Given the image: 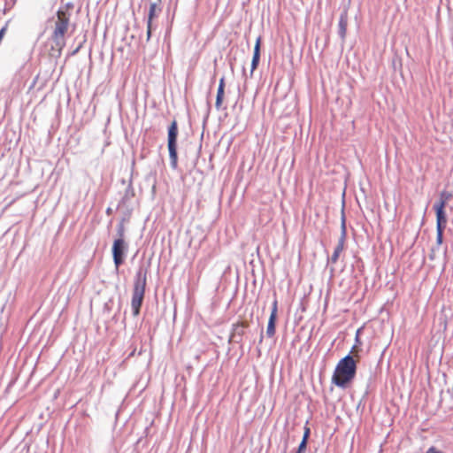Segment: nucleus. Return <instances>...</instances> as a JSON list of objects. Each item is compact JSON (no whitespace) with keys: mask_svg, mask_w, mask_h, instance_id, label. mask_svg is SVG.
Returning a JSON list of instances; mask_svg holds the SVG:
<instances>
[{"mask_svg":"<svg viewBox=\"0 0 453 453\" xmlns=\"http://www.w3.org/2000/svg\"><path fill=\"white\" fill-rule=\"evenodd\" d=\"M452 197V194L449 191H441L440 194V200L437 203H443V206L446 207V204L449 200Z\"/></svg>","mask_w":453,"mask_h":453,"instance_id":"obj_13","label":"nucleus"},{"mask_svg":"<svg viewBox=\"0 0 453 453\" xmlns=\"http://www.w3.org/2000/svg\"><path fill=\"white\" fill-rule=\"evenodd\" d=\"M296 453H303V452H298V451H297Z\"/></svg>","mask_w":453,"mask_h":453,"instance_id":"obj_22","label":"nucleus"},{"mask_svg":"<svg viewBox=\"0 0 453 453\" xmlns=\"http://www.w3.org/2000/svg\"><path fill=\"white\" fill-rule=\"evenodd\" d=\"M346 237H347L346 219H345L344 214L342 213V224H341V236H340L338 243L334 250V253L331 257V262L333 264L337 263L340 254L343 251V250L345 248Z\"/></svg>","mask_w":453,"mask_h":453,"instance_id":"obj_5","label":"nucleus"},{"mask_svg":"<svg viewBox=\"0 0 453 453\" xmlns=\"http://www.w3.org/2000/svg\"><path fill=\"white\" fill-rule=\"evenodd\" d=\"M158 12H160V9L157 7V4H151L150 6L147 21V41L150 39L152 31V20L157 15Z\"/></svg>","mask_w":453,"mask_h":453,"instance_id":"obj_9","label":"nucleus"},{"mask_svg":"<svg viewBox=\"0 0 453 453\" xmlns=\"http://www.w3.org/2000/svg\"><path fill=\"white\" fill-rule=\"evenodd\" d=\"M309 435H310V428L309 427H305L304 434H303V438H306V441H308Z\"/></svg>","mask_w":453,"mask_h":453,"instance_id":"obj_20","label":"nucleus"},{"mask_svg":"<svg viewBox=\"0 0 453 453\" xmlns=\"http://www.w3.org/2000/svg\"><path fill=\"white\" fill-rule=\"evenodd\" d=\"M177 136H178V124L173 120L168 128V150L171 161V166L176 169L178 166V155H177Z\"/></svg>","mask_w":453,"mask_h":453,"instance_id":"obj_4","label":"nucleus"},{"mask_svg":"<svg viewBox=\"0 0 453 453\" xmlns=\"http://www.w3.org/2000/svg\"><path fill=\"white\" fill-rule=\"evenodd\" d=\"M224 96H225V88H218L217 91V96H216V102H215V107L219 110L222 106L223 101H224Z\"/></svg>","mask_w":453,"mask_h":453,"instance_id":"obj_12","label":"nucleus"},{"mask_svg":"<svg viewBox=\"0 0 453 453\" xmlns=\"http://www.w3.org/2000/svg\"><path fill=\"white\" fill-rule=\"evenodd\" d=\"M260 56L253 55L252 61H251V74L253 72L257 69L258 63H259Z\"/></svg>","mask_w":453,"mask_h":453,"instance_id":"obj_14","label":"nucleus"},{"mask_svg":"<svg viewBox=\"0 0 453 453\" xmlns=\"http://www.w3.org/2000/svg\"><path fill=\"white\" fill-rule=\"evenodd\" d=\"M117 234H118V239L124 240L125 226L122 222L118 226Z\"/></svg>","mask_w":453,"mask_h":453,"instance_id":"obj_15","label":"nucleus"},{"mask_svg":"<svg viewBox=\"0 0 453 453\" xmlns=\"http://www.w3.org/2000/svg\"><path fill=\"white\" fill-rule=\"evenodd\" d=\"M260 46H261V38L258 37L255 43L253 55L257 54V56H260Z\"/></svg>","mask_w":453,"mask_h":453,"instance_id":"obj_16","label":"nucleus"},{"mask_svg":"<svg viewBox=\"0 0 453 453\" xmlns=\"http://www.w3.org/2000/svg\"><path fill=\"white\" fill-rule=\"evenodd\" d=\"M277 311H278V302L275 299L273 303L272 312L268 320L266 334L269 337H273L275 334V322L277 319Z\"/></svg>","mask_w":453,"mask_h":453,"instance_id":"obj_7","label":"nucleus"},{"mask_svg":"<svg viewBox=\"0 0 453 453\" xmlns=\"http://www.w3.org/2000/svg\"><path fill=\"white\" fill-rule=\"evenodd\" d=\"M127 250L125 240L116 239L112 245L113 261L118 268L124 262V254Z\"/></svg>","mask_w":453,"mask_h":453,"instance_id":"obj_6","label":"nucleus"},{"mask_svg":"<svg viewBox=\"0 0 453 453\" xmlns=\"http://www.w3.org/2000/svg\"><path fill=\"white\" fill-rule=\"evenodd\" d=\"M348 27V16L347 13H343L340 17L339 20V34L342 39H345Z\"/></svg>","mask_w":453,"mask_h":453,"instance_id":"obj_11","label":"nucleus"},{"mask_svg":"<svg viewBox=\"0 0 453 453\" xmlns=\"http://www.w3.org/2000/svg\"><path fill=\"white\" fill-rule=\"evenodd\" d=\"M435 213H436V226L446 227L447 225V217L445 213V207L443 206V203H436L434 205Z\"/></svg>","mask_w":453,"mask_h":453,"instance_id":"obj_8","label":"nucleus"},{"mask_svg":"<svg viewBox=\"0 0 453 453\" xmlns=\"http://www.w3.org/2000/svg\"><path fill=\"white\" fill-rule=\"evenodd\" d=\"M250 326V324L246 320L239 321L233 325V330L231 333V338L234 339L239 337L240 339L244 335L245 329Z\"/></svg>","mask_w":453,"mask_h":453,"instance_id":"obj_10","label":"nucleus"},{"mask_svg":"<svg viewBox=\"0 0 453 453\" xmlns=\"http://www.w3.org/2000/svg\"><path fill=\"white\" fill-rule=\"evenodd\" d=\"M357 361L349 355L341 359L333 373L332 382L337 387L346 388L355 378Z\"/></svg>","mask_w":453,"mask_h":453,"instance_id":"obj_1","label":"nucleus"},{"mask_svg":"<svg viewBox=\"0 0 453 453\" xmlns=\"http://www.w3.org/2000/svg\"><path fill=\"white\" fill-rule=\"evenodd\" d=\"M219 88H225V78L224 77H222L219 80Z\"/></svg>","mask_w":453,"mask_h":453,"instance_id":"obj_21","label":"nucleus"},{"mask_svg":"<svg viewBox=\"0 0 453 453\" xmlns=\"http://www.w3.org/2000/svg\"><path fill=\"white\" fill-rule=\"evenodd\" d=\"M426 453H445V452L432 446V447L428 448V449L426 451Z\"/></svg>","mask_w":453,"mask_h":453,"instance_id":"obj_19","label":"nucleus"},{"mask_svg":"<svg viewBox=\"0 0 453 453\" xmlns=\"http://www.w3.org/2000/svg\"><path fill=\"white\" fill-rule=\"evenodd\" d=\"M146 288V274L138 272L134 284V290L131 301V307L134 316L140 313V309L142 304Z\"/></svg>","mask_w":453,"mask_h":453,"instance_id":"obj_3","label":"nucleus"},{"mask_svg":"<svg viewBox=\"0 0 453 453\" xmlns=\"http://www.w3.org/2000/svg\"><path fill=\"white\" fill-rule=\"evenodd\" d=\"M445 227L436 226L437 231V242L441 244L442 242L443 230Z\"/></svg>","mask_w":453,"mask_h":453,"instance_id":"obj_17","label":"nucleus"},{"mask_svg":"<svg viewBox=\"0 0 453 453\" xmlns=\"http://www.w3.org/2000/svg\"><path fill=\"white\" fill-rule=\"evenodd\" d=\"M306 445H307L306 438H303L301 443L299 444L297 451L298 452H304V450L306 449Z\"/></svg>","mask_w":453,"mask_h":453,"instance_id":"obj_18","label":"nucleus"},{"mask_svg":"<svg viewBox=\"0 0 453 453\" xmlns=\"http://www.w3.org/2000/svg\"><path fill=\"white\" fill-rule=\"evenodd\" d=\"M70 25V15L64 10H58L57 12V19L54 22V27L51 34V39L54 45L53 50H56L58 53H61L62 50L65 46V36L68 31Z\"/></svg>","mask_w":453,"mask_h":453,"instance_id":"obj_2","label":"nucleus"}]
</instances>
